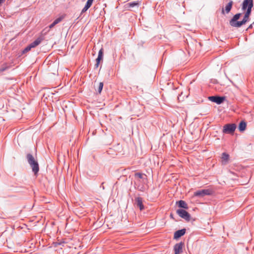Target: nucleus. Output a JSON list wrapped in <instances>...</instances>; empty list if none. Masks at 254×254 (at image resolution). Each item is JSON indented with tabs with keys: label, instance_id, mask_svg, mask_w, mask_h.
I'll list each match as a JSON object with an SVG mask.
<instances>
[{
	"label": "nucleus",
	"instance_id": "obj_1",
	"mask_svg": "<svg viewBox=\"0 0 254 254\" xmlns=\"http://www.w3.org/2000/svg\"><path fill=\"white\" fill-rule=\"evenodd\" d=\"M244 12V16L243 20L241 21L238 20L242 15L241 13H236L233 16V17L230 19L229 21L230 25L232 27L239 28L250 21V16L252 12Z\"/></svg>",
	"mask_w": 254,
	"mask_h": 254
},
{
	"label": "nucleus",
	"instance_id": "obj_2",
	"mask_svg": "<svg viewBox=\"0 0 254 254\" xmlns=\"http://www.w3.org/2000/svg\"><path fill=\"white\" fill-rule=\"evenodd\" d=\"M26 159L34 175H37L39 171V166L38 161L35 159L34 156L30 153H28L26 155Z\"/></svg>",
	"mask_w": 254,
	"mask_h": 254
},
{
	"label": "nucleus",
	"instance_id": "obj_3",
	"mask_svg": "<svg viewBox=\"0 0 254 254\" xmlns=\"http://www.w3.org/2000/svg\"><path fill=\"white\" fill-rule=\"evenodd\" d=\"M215 191L211 189H203L196 191L194 192V196L200 198L206 195H213Z\"/></svg>",
	"mask_w": 254,
	"mask_h": 254
},
{
	"label": "nucleus",
	"instance_id": "obj_4",
	"mask_svg": "<svg viewBox=\"0 0 254 254\" xmlns=\"http://www.w3.org/2000/svg\"><path fill=\"white\" fill-rule=\"evenodd\" d=\"M253 6V0H244L241 4L242 10L243 11L252 12Z\"/></svg>",
	"mask_w": 254,
	"mask_h": 254
},
{
	"label": "nucleus",
	"instance_id": "obj_5",
	"mask_svg": "<svg viewBox=\"0 0 254 254\" xmlns=\"http://www.w3.org/2000/svg\"><path fill=\"white\" fill-rule=\"evenodd\" d=\"M236 127L235 124H227L223 126L222 131L224 133L232 134L234 133Z\"/></svg>",
	"mask_w": 254,
	"mask_h": 254
},
{
	"label": "nucleus",
	"instance_id": "obj_6",
	"mask_svg": "<svg viewBox=\"0 0 254 254\" xmlns=\"http://www.w3.org/2000/svg\"><path fill=\"white\" fill-rule=\"evenodd\" d=\"M177 214L182 218L184 219L187 221H190L191 216L190 213L183 209H178L176 211Z\"/></svg>",
	"mask_w": 254,
	"mask_h": 254
},
{
	"label": "nucleus",
	"instance_id": "obj_7",
	"mask_svg": "<svg viewBox=\"0 0 254 254\" xmlns=\"http://www.w3.org/2000/svg\"><path fill=\"white\" fill-rule=\"evenodd\" d=\"M226 97L225 96H211L208 97V99L211 102L216 103L219 105L223 103L225 101Z\"/></svg>",
	"mask_w": 254,
	"mask_h": 254
},
{
	"label": "nucleus",
	"instance_id": "obj_8",
	"mask_svg": "<svg viewBox=\"0 0 254 254\" xmlns=\"http://www.w3.org/2000/svg\"><path fill=\"white\" fill-rule=\"evenodd\" d=\"M233 5V1L232 0H230L224 7H222L221 13L223 15H225L226 14H228L232 8V6Z\"/></svg>",
	"mask_w": 254,
	"mask_h": 254
},
{
	"label": "nucleus",
	"instance_id": "obj_9",
	"mask_svg": "<svg viewBox=\"0 0 254 254\" xmlns=\"http://www.w3.org/2000/svg\"><path fill=\"white\" fill-rule=\"evenodd\" d=\"M184 246V243L181 242L180 243H177L174 246V254H180L183 252V248Z\"/></svg>",
	"mask_w": 254,
	"mask_h": 254
},
{
	"label": "nucleus",
	"instance_id": "obj_10",
	"mask_svg": "<svg viewBox=\"0 0 254 254\" xmlns=\"http://www.w3.org/2000/svg\"><path fill=\"white\" fill-rule=\"evenodd\" d=\"M135 204L139 208L140 211L144 209V206L143 204V198L141 197H136L134 199Z\"/></svg>",
	"mask_w": 254,
	"mask_h": 254
},
{
	"label": "nucleus",
	"instance_id": "obj_11",
	"mask_svg": "<svg viewBox=\"0 0 254 254\" xmlns=\"http://www.w3.org/2000/svg\"><path fill=\"white\" fill-rule=\"evenodd\" d=\"M103 49L101 48L99 52L97 58L96 59V64H95V68H97L99 66V65L100 63V62L103 60Z\"/></svg>",
	"mask_w": 254,
	"mask_h": 254
},
{
	"label": "nucleus",
	"instance_id": "obj_12",
	"mask_svg": "<svg viewBox=\"0 0 254 254\" xmlns=\"http://www.w3.org/2000/svg\"><path fill=\"white\" fill-rule=\"evenodd\" d=\"M186 229L185 228L176 231L174 234V239H179L182 236H184L186 234Z\"/></svg>",
	"mask_w": 254,
	"mask_h": 254
},
{
	"label": "nucleus",
	"instance_id": "obj_13",
	"mask_svg": "<svg viewBox=\"0 0 254 254\" xmlns=\"http://www.w3.org/2000/svg\"><path fill=\"white\" fill-rule=\"evenodd\" d=\"M12 65L10 64L4 63L0 66V74L3 71L7 70L11 67Z\"/></svg>",
	"mask_w": 254,
	"mask_h": 254
},
{
	"label": "nucleus",
	"instance_id": "obj_14",
	"mask_svg": "<svg viewBox=\"0 0 254 254\" xmlns=\"http://www.w3.org/2000/svg\"><path fill=\"white\" fill-rule=\"evenodd\" d=\"M176 203L178 204V207H180V209H187L189 208L187 203L184 200H179L177 201Z\"/></svg>",
	"mask_w": 254,
	"mask_h": 254
},
{
	"label": "nucleus",
	"instance_id": "obj_15",
	"mask_svg": "<svg viewBox=\"0 0 254 254\" xmlns=\"http://www.w3.org/2000/svg\"><path fill=\"white\" fill-rule=\"evenodd\" d=\"M139 2L138 1H133L128 2L126 4V7L127 8H132L135 6L138 7Z\"/></svg>",
	"mask_w": 254,
	"mask_h": 254
},
{
	"label": "nucleus",
	"instance_id": "obj_16",
	"mask_svg": "<svg viewBox=\"0 0 254 254\" xmlns=\"http://www.w3.org/2000/svg\"><path fill=\"white\" fill-rule=\"evenodd\" d=\"M43 39L41 37H38L34 41L30 44L32 48H35L39 45L42 42Z\"/></svg>",
	"mask_w": 254,
	"mask_h": 254
},
{
	"label": "nucleus",
	"instance_id": "obj_17",
	"mask_svg": "<svg viewBox=\"0 0 254 254\" xmlns=\"http://www.w3.org/2000/svg\"><path fill=\"white\" fill-rule=\"evenodd\" d=\"M247 127V123L244 121H242L239 124L238 128L240 131L242 132L245 130Z\"/></svg>",
	"mask_w": 254,
	"mask_h": 254
},
{
	"label": "nucleus",
	"instance_id": "obj_18",
	"mask_svg": "<svg viewBox=\"0 0 254 254\" xmlns=\"http://www.w3.org/2000/svg\"><path fill=\"white\" fill-rule=\"evenodd\" d=\"M222 163L223 164H226L229 158V155L225 152L222 154Z\"/></svg>",
	"mask_w": 254,
	"mask_h": 254
},
{
	"label": "nucleus",
	"instance_id": "obj_19",
	"mask_svg": "<svg viewBox=\"0 0 254 254\" xmlns=\"http://www.w3.org/2000/svg\"><path fill=\"white\" fill-rule=\"evenodd\" d=\"M134 177L136 178L142 179V181L147 180V176L145 174H142L139 172L134 174Z\"/></svg>",
	"mask_w": 254,
	"mask_h": 254
},
{
	"label": "nucleus",
	"instance_id": "obj_20",
	"mask_svg": "<svg viewBox=\"0 0 254 254\" xmlns=\"http://www.w3.org/2000/svg\"><path fill=\"white\" fill-rule=\"evenodd\" d=\"M137 189L142 192H144L146 190V188L143 185H139L137 186Z\"/></svg>",
	"mask_w": 254,
	"mask_h": 254
},
{
	"label": "nucleus",
	"instance_id": "obj_21",
	"mask_svg": "<svg viewBox=\"0 0 254 254\" xmlns=\"http://www.w3.org/2000/svg\"><path fill=\"white\" fill-rule=\"evenodd\" d=\"M64 17V16H61L57 18L53 21V23L54 24H55V25L58 24L63 19Z\"/></svg>",
	"mask_w": 254,
	"mask_h": 254
},
{
	"label": "nucleus",
	"instance_id": "obj_22",
	"mask_svg": "<svg viewBox=\"0 0 254 254\" xmlns=\"http://www.w3.org/2000/svg\"><path fill=\"white\" fill-rule=\"evenodd\" d=\"M94 0H87L85 6L88 7L89 8L91 7L92 5L93 2Z\"/></svg>",
	"mask_w": 254,
	"mask_h": 254
},
{
	"label": "nucleus",
	"instance_id": "obj_23",
	"mask_svg": "<svg viewBox=\"0 0 254 254\" xmlns=\"http://www.w3.org/2000/svg\"><path fill=\"white\" fill-rule=\"evenodd\" d=\"M32 49L31 47L30 46V44L28 45L22 51L23 54H25L28 51H29Z\"/></svg>",
	"mask_w": 254,
	"mask_h": 254
},
{
	"label": "nucleus",
	"instance_id": "obj_24",
	"mask_svg": "<svg viewBox=\"0 0 254 254\" xmlns=\"http://www.w3.org/2000/svg\"><path fill=\"white\" fill-rule=\"evenodd\" d=\"M103 87V82H100L98 88V92L99 93H101Z\"/></svg>",
	"mask_w": 254,
	"mask_h": 254
},
{
	"label": "nucleus",
	"instance_id": "obj_25",
	"mask_svg": "<svg viewBox=\"0 0 254 254\" xmlns=\"http://www.w3.org/2000/svg\"><path fill=\"white\" fill-rule=\"evenodd\" d=\"M88 9H89L88 7H86V6H84V7L83 8V9L81 10L80 15H81L83 13L85 12Z\"/></svg>",
	"mask_w": 254,
	"mask_h": 254
},
{
	"label": "nucleus",
	"instance_id": "obj_26",
	"mask_svg": "<svg viewBox=\"0 0 254 254\" xmlns=\"http://www.w3.org/2000/svg\"><path fill=\"white\" fill-rule=\"evenodd\" d=\"M55 25H55V24H54V23L53 22L52 24H51L49 25V28H50V29H51V28H53Z\"/></svg>",
	"mask_w": 254,
	"mask_h": 254
},
{
	"label": "nucleus",
	"instance_id": "obj_27",
	"mask_svg": "<svg viewBox=\"0 0 254 254\" xmlns=\"http://www.w3.org/2000/svg\"><path fill=\"white\" fill-rule=\"evenodd\" d=\"M5 0H0V6L4 2Z\"/></svg>",
	"mask_w": 254,
	"mask_h": 254
},
{
	"label": "nucleus",
	"instance_id": "obj_28",
	"mask_svg": "<svg viewBox=\"0 0 254 254\" xmlns=\"http://www.w3.org/2000/svg\"><path fill=\"white\" fill-rule=\"evenodd\" d=\"M103 184H104V182L101 184L100 188H102L104 190L105 189V188H104V186H103Z\"/></svg>",
	"mask_w": 254,
	"mask_h": 254
},
{
	"label": "nucleus",
	"instance_id": "obj_29",
	"mask_svg": "<svg viewBox=\"0 0 254 254\" xmlns=\"http://www.w3.org/2000/svg\"><path fill=\"white\" fill-rule=\"evenodd\" d=\"M252 27H253V25H252V24H251V25L249 26L248 28H249V29H250V28H252Z\"/></svg>",
	"mask_w": 254,
	"mask_h": 254
},
{
	"label": "nucleus",
	"instance_id": "obj_30",
	"mask_svg": "<svg viewBox=\"0 0 254 254\" xmlns=\"http://www.w3.org/2000/svg\"><path fill=\"white\" fill-rule=\"evenodd\" d=\"M170 217H171V218H173V215H172V214H171V215H170Z\"/></svg>",
	"mask_w": 254,
	"mask_h": 254
}]
</instances>
